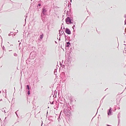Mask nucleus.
I'll return each mask as SVG.
<instances>
[{"label":"nucleus","mask_w":126,"mask_h":126,"mask_svg":"<svg viewBox=\"0 0 126 126\" xmlns=\"http://www.w3.org/2000/svg\"><path fill=\"white\" fill-rule=\"evenodd\" d=\"M65 21L66 23L67 24H69L72 23L71 22V20L70 19V18L69 17H67L65 19Z\"/></svg>","instance_id":"obj_1"},{"label":"nucleus","mask_w":126,"mask_h":126,"mask_svg":"<svg viewBox=\"0 0 126 126\" xmlns=\"http://www.w3.org/2000/svg\"><path fill=\"white\" fill-rule=\"evenodd\" d=\"M65 32L68 34H71V32L70 30L66 28V29Z\"/></svg>","instance_id":"obj_2"},{"label":"nucleus","mask_w":126,"mask_h":126,"mask_svg":"<svg viewBox=\"0 0 126 126\" xmlns=\"http://www.w3.org/2000/svg\"><path fill=\"white\" fill-rule=\"evenodd\" d=\"M42 12L44 14L47 11V10H46L45 8H43L42 9Z\"/></svg>","instance_id":"obj_3"},{"label":"nucleus","mask_w":126,"mask_h":126,"mask_svg":"<svg viewBox=\"0 0 126 126\" xmlns=\"http://www.w3.org/2000/svg\"><path fill=\"white\" fill-rule=\"evenodd\" d=\"M67 45H66V46L67 47H68L69 46V44H70V43L69 42H67Z\"/></svg>","instance_id":"obj_4"},{"label":"nucleus","mask_w":126,"mask_h":126,"mask_svg":"<svg viewBox=\"0 0 126 126\" xmlns=\"http://www.w3.org/2000/svg\"><path fill=\"white\" fill-rule=\"evenodd\" d=\"M40 38L41 39H42V38H43V35H41L40 36Z\"/></svg>","instance_id":"obj_5"},{"label":"nucleus","mask_w":126,"mask_h":126,"mask_svg":"<svg viewBox=\"0 0 126 126\" xmlns=\"http://www.w3.org/2000/svg\"><path fill=\"white\" fill-rule=\"evenodd\" d=\"M27 88H28V89L29 90V89H30V88H29V85H27Z\"/></svg>","instance_id":"obj_6"},{"label":"nucleus","mask_w":126,"mask_h":126,"mask_svg":"<svg viewBox=\"0 0 126 126\" xmlns=\"http://www.w3.org/2000/svg\"><path fill=\"white\" fill-rule=\"evenodd\" d=\"M111 113V112L110 111V110H109V112L108 113V115H109V114L110 113H110Z\"/></svg>","instance_id":"obj_7"},{"label":"nucleus","mask_w":126,"mask_h":126,"mask_svg":"<svg viewBox=\"0 0 126 126\" xmlns=\"http://www.w3.org/2000/svg\"><path fill=\"white\" fill-rule=\"evenodd\" d=\"M28 94H30V91H29L28 93Z\"/></svg>","instance_id":"obj_8"},{"label":"nucleus","mask_w":126,"mask_h":126,"mask_svg":"<svg viewBox=\"0 0 126 126\" xmlns=\"http://www.w3.org/2000/svg\"><path fill=\"white\" fill-rule=\"evenodd\" d=\"M41 4H38V6H41Z\"/></svg>","instance_id":"obj_9"},{"label":"nucleus","mask_w":126,"mask_h":126,"mask_svg":"<svg viewBox=\"0 0 126 126\" xmlns=\"http://www.w3.org/2000/svg\"><path fill=\"white\" fill-rule=\"evenodd\" d=\"M125 32H126V28L125 29Z\"/></svg>","instance_id":"obj_10"}]
</instances>
